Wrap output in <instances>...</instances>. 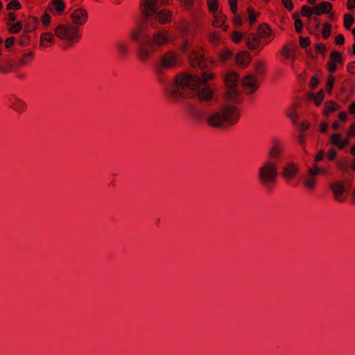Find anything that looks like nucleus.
I'll return each instance as SVG.
<instances>
[{"label":"nucleus","instance_id":"nucleus-1","mask_svg":"<svg viewBox=\"0 0 355 355\" xmlns=\"http://www.w3.org/2000/svg\"><path fill=\"white\" fill-rule=\"evenodd\" d=\"M214 77V74L211 72H205L202 76L187 73L178 74L175 76V85L168 89V94L173 99L180 100L187 96L185 88L196 90L202 84L213 80Z\"/></svg>","mask_w":355,"mask_h":355},{"label":"nucleus","instance_id":"nucleus-2","mask_svg":"<svg viewBox=\"0 0 355 355\" xmlns=\"http://www.w3.org/2000/svg\"><path fill=\"white\" fill-rule=\"evenodd\" d=\"M239 119L238 107L227 104L209 114L207 122L212 128L226 129L237 123Z\"/></svg>","mask_w":355,"mask_h":355},{"label":"nucleus","instance_id":"nucleus-3","mask_svg":"<svg viewBox=\"0 0 355 355\" xmlns=\"http://www.w3.org/2000/svg\"><path fill=\"white\" fill-rule=\"evenodd\" d=\"M55 35L64 42L66 48L73 46L78 42L81 33L78 26L73 24H61L54 30Z\"/></svg>","mask_w":355,"mask_h":355},{"label":"nucleus","instance_id":"nucleus-4","mask_svg":"<svg viewBox=\"0 0 355 355\" xmlns=\"http://www.w3.org/2000/svg\"><path fill=\"white\" fill-rule=\"evenodd\" d=\"M278 177V165L271 162L263 161L258 168L257 179L262 187L275 184Z\"/></svg>","mask_w":355,"mask_h":355},{"label":"nucleus","instance_id":"nucleus-5","mask_svg":"<svg viewBox=\"0 0 355 355\" xmlns=\"http://www.w3.org/2000/svg\"><path fill=\"white\" fill-rule=\"evenodd\" d=\"M330 189L336 201L343 202L346 200L349 189V186L347 181H334L330 184Z\"/></svg>","mask_w":355,"mask_h":355},{"label":"nucleus","instance_id":"nucleus-6","mask_svg":"<svg viewBox=\"0 0 355 355\" xmlns=\"http://www.w3.org/2000/svg\"><path fill=\"white\" fill-rule=\"evenodd\" d=\"M284 152V146L282 142L279 141H274L268 150V159H266V161L275 163L279 166V164L282 159Z\"/></svg>","mask_w":355,"mask_h":355},{"label":"nucleus","instance_id":"nucleus-7","mask_svg":"<svg viewBox=\"0 0 355 355\" xmlns=\"http://www.w3.org/2000/svg\"><path fill=\"white\" fill-rule=\"evenodd\" d=\"M171 41V37L168 31L161 29L156 31L151 37L150 44L155 49L164 47Z\"/></svg>","mask_w":355,"mask_h":355},{"label":"nucleus","instance_id":"nucleus-8","mask_svg":"<svg viewBox=\"0 0 355 355\" xmlns=\"http://www.w3.org/2000/svg\"><path fill=\"white\" fill-rule=\"evenodd\" d=\"M300 171L299 164L293 162H286L282 168L281 175L284 180L290 182L294 180Z\"/></svg>","mask_w":355,"mask_h":355},{"label":"nucleus","instance_id":"nucleus-9","mask_svg":"<svg viewBox=\"0 0 355 355\" xmlns=\"http://www.w3.org/2000/svg\"><path fill=\"white\" fill-rule=\"evenodd\" d=\"M156 49L147 41L145 43L141 44L136 51V56L141 62H146L148 60L151 54H153Z\"/></svg>","mask_w":355,"mask_h":355},{"label":"nucleus","instance_id":"nucleus-10","mask_svg":"<svg viewBox=\"0 0 355 355\" xmlns=\"http://www.w3.org/2000/svg\"><path fill=\"white\" fill-rule=\"evenodd\" d=\"M314 173L315 172L312 171L309 167L303 178L302 185L309 193H313L317 189L318 176Z\"/></svg>","mask_w":355,"mask_h":355},{"label":"nucleus","instance_id":"nucleus-11","mask_svg":"<svg viewBox=\"0 0 355 355\" xmlns=\"http://www.w3.org/2000/svg\"><path fill=\"white\" fill-rule=\"evenodd\" d=\"M178 63V54L173 51L166 53L161 58L159 70L169 69L175 67Z\"/></svg>","mask_w":355,"mask_h":355},{"label":"nucleus","instance_id":"nucleus-12","mask_svg":"<svg viewBox=\"0 0 355 355\" xmlns=\"http://www.w3.org/2000/svg\"><path fill=\"white\" fill-rule=\"evenodd\" d=\"M242 85L247 94H253L259 88V83L256 78L251 74H248L243 78Z\"/></svg>","mask_w":355,"mask_h":355},{"label":"nucleus","instance_id":"nucleus-13","mask_svg":"<svg viewBox=\"0 0 355 355\" xmlns=\"http://www.w3.org/2000/svg\"><path fill=\"white\" fill-rule=\"evenodd\" d=\"M87 19V12L83 8H77L71 14V24L76 26L85 24Z\"/></svg>","mask_w":355,"mask_h":355},{"label":"nucleus","instance_id":"nucleus-14","mask_svg":"<svg viewBox=\"0 0 355 355\" xmlns=\"http://www.w3.org/2000/svg\"><path fill=\"white\" fill-rule=\"evenodd\" d=\"M343 59L342 54L338 51H332L329 56V60L327 63V69L329 72L334 73L337 69V64H343Z\"/></svg>","mask_w":355,"mask_h":355},{"label":"nucleus","instance_id":"nucleus-15","mask_svg":"<svg viewBox=\"0 0 355 355\" xmlns=\"http://www.w3.org/2000/svg\"><path fill=\"white\" fill-rule=\"evenodd\" d=\"M198 88L196 92L197 98L201 102H208L213 99L214 95V89L209 86H205L201 89Z\"/></svg>","mask_w":355,"mask_h":355},{"label":"nucleus","instance_id":"nucleus-16","mask_svg":"<svg viewBox=\"0 0 355 355\" xmlns=\"http://www.w3.org/2000/svg\"><path fill=\"white\" fill-rule=\"evenodd\" d=\"M329 141L333 146L342 150L349 144V139L347 135L343 137L340 133H334L330 136Z\"/></svg>","mask_w":355,"mask_h":355},{"label":"nucleus","instance_id":"nucleus-17","mask_svg":"<svg viewBox=\"0 0 355 355\" xmlns=\"http://www.w3.org/2000/svg\"><path fill=\"white\" fill-rule=\"evenodd\" d=\"M214 20L212 21V26L216 28H221L224 31H227L228 26L225 25L226 17L223 12L219 11L212 14Z\"/></svg>","mask_w":355,"mask_h":355},{"label":"nucleus","instance_id":"nucleus-18","mask_svg":"<svg viewBox=\"0 0 355 355\" xmlns=\"http://www.w3.org/2000/svg\"><path fill=\"white\" fill-rule=\"evenodd\" d=\"M250 55L246 51H241L239 52L235 57V63L237 66L240 67H246L250 62Z\"/></svg>","mask_w":355,"mask_h":355},{"label":"nucleus","instance_id":"nucleus-19","mask_svg":"<svg viewBox=\"0 0 355 355\" xmlns=\"http://www.w3.org/2000/svg\"><path fill=\"white\" fill-rule=\"evenodd\" d=\"M245 43L248 48L250 50L258 49L261 44L260 37L254 33H250L246 37Z\"/></svg>","mask_w":355,"mask_h":355},{"label":"nucleus","instance_id":"nucleus-20","mask_svg":"<svg viewBox=\"0 0 355 355\" xmlns=\"http://www.w3.org/2000/svg\"><path fill=\"white\" fill-rule=\"evenodd\" d=\"M142 13L146 16H151L154 14L157 1L155 0H143L142 1Z\"/></svg>","mask_w":355,"mask_h":355},{"label":"nucleus","instance_id":"nucleus-21","mask_svg":"<svg viewBox=\"0 0 355 355\" xmlns=\"http://www.w3.org/2000/svg\"><path fill=\"white\" fill-rule=\"evenodd\" d=\"M314 7V15H321L324 13H329L332 9V4L328 1H323Z\"/></svg>","mask_w":355,"mask_h":355},{"label":"nucleus","instance_id":"nucleus-22","mask_svg":"<svg viewBox=\"0 0 355 355\" xmlns=\"http://www.w3.org/2000/svg\"><path fill=\"white\" fill-rule=\"evenodd\" d=\"M54 36L51 33H44L40 36V45L42 48H47L53 44Z\"/></svg>","mask_w":355,"mask_h":355},{"label":"nucleus","instance_id":"nucleus-23","mask_svg":"<svg viewBox=\"0 0 355 355\" xmlns=\"http://www.w3.org/2000/svg\"><path fill=\"white\" fill-rule=\"evenodd\" d=\"M281 54L285 59H291L293 61L295 58L294 45L293 44H285L281 51Z\"/></svg>","mask_w":355,"mask_h":355},{"label":"nucleus","instance_id":"nucleus-24","mask_svg":"<svg viewBox=\"0 0 355 355\" xmlns=\"http://www.w3.org/2000/svg\"><path fill=\"white\" fill-rule=\"evenodd\" d=\"M10 107L17 112H22L26 108V103L17 98H12L10 100Z\"/></svg>","mask_w":355,"mask_h":355},{"label":"nucleus","instance_id":"nucleus-25","mask_svg":"<svg viewBox=\"0 0 355 355\" xmlns=\"http://www.w3.org/2000/svg\"><path fill=\"white\" fill-rule=\"evenodd\" d=\"M171 15L172 13L170 10L162 9L156 14V19L159 23L165 24L171 21Z\"/></svg>","mask_w":355,"mask_h":355},{"label":"nucleus","instance_id":"nucleus-26","mask_svg":"<svg viewBox=\"0 0 355 355\" xmlns=\"http://www.w3.org/2000/svg\"><path fill=\"white\" fill-rule=\"evenodd\" d=\"M239 76L235 72L228 73L225 78V83L227 87H237Z\"/></svg>","mask_w":355,"mask_h":355},{"label":"nucleus","instance_id":"nucleus-27","mask_svg":"<svg viewBox=\"0 0 355 355\" xmlns=\"http://www.w3.org/2000/svg\"><path fill=\"white\" fill-rule=\"evenodd\" d=\"M239 93L237 87H227L226 97L228 100L232 101H237L239 98Z\"/></svg>","mask_w":355,"mask_h":355},{"label":"nucleus","instance_id":"nucleus-28","mask_svg":"<svg viewBox=\"0 0 355 355\" xmlns=\"http://www.w3.org/2000/svg\"><path fill=\"white\" fill-rule=\"evenodd\" d=\"M52 7L55 10V15L60 16L66 8L65 3L62 0H53L51 3Z\"/></svg>","mask_w":355,"mask_h":355},{"label":"nucleus","instance_id":"nucleus-29","mask_svg":"<svg viewBox=\"0 0 355 355\" xmlns=\"http://www.w3.org/2000/svg\"><path fill=\"white\" fill-rule=\"evenodd\" d=\"M340 108L338 104L333 101L325 102L324 114L328 116L329 114L338 110Z\"/></svg>","mask_w":355,"mask_h":355},{"label":"nucleus","instance_id":"nucleus-30","mask_svg":"<svg viewBox=\"0 0 355 355\" xmlns=\"http://www.w3.org/2000/svg\"><path fill=\"white\" fill-rule=\"evenodd\" d=\"M35 54L33 51H29L24 54L22 58L19 60L17 63L18 67H24L30 64L33 60Z\"/></svg>","mask_w":355,"mask_h":355},{"label":"nucleus","instance_id":"nucleus-31","mask_svg":"<svg viewBox=\"0 0 355 355\" xmlns=\"http://www.w3.org/2000/svg\"><path fill=\"white\" fill-rule=\"evenodd\" d=\"M258 36L260 37V39L261 38H268V37L270 36L271 33H272V31H271V29L270 28V27L264 24H261L259 26L258 28Z\"/></svg>","mask_w":355,"mask_h":355},{"label":"nucleus","instance_id":"nucleus-32","mask_svg":"<svg viewBox=\"0 0 355 355\" xmlns=\"http://www.w3.org/2000/svg\"><path fill=\"white\" fill-rule=\"evenodd\" d=\"M232 56V52L230 49H224L218 53L219 60L225 62L230 60Z\"/></svg>","mask_w":355,"mask_h":355},{"label":"nucleus","instance_id":"nucleus-33","mask_svg":"<svg viewBox=\"0 0 355 355\" xmlns=\"http://www.w3.org/2000/svg\"><path fill=\"white\" fill-rule=\"evenodd\" d=\"M207 5L209 11L213 14L217 12L218 8V0H207Z\"/></svg>","mask_w":355,"mask_h":355},{"label":"nucleus","instance_id":"nucleus-34","mask_svg":"<svg viewBox=\"0 0 355 355\" xmlns=\"http://www.w3.org/2000/svg\"><path fill=\"white\" fill-rule=\"evenodd\" d=\"M324 93L323 90H320L315 95H313V94L310 95V98H313L314 103L317 106H319L322 103V102L324 99Z\"/></svg>","mask_w":355,"mask_h":355},{"label":"nucleus","instance_id":"nucleus-35","mask_svg":"<svg viewBox=\"0 0 355 355\" xmlns=\"http://www.w3.org/2000/svg\"><path fill=\"white\" fill-rule=\"evenodd\" d=\"M116 49L119 55L125 56L129 50L128 46L123 42H119L116 45Z\"/></svg>","mask_w":355,"mask_h":355},{"label":"nucleus","instance_id":"nucleus-36","mask_svg":"<svg viewBox=\"0 0 355 355\" xmlns=\"http://www.w3.org/2000/svg\"><path fill=\"white\" fill-rule=\"evenodd\" d=\"M312 171H314L315 174L318 176L320 175H327V170L324 168H320L318 165L315 163H314L311 166L309 167Z\"/></svg>","mask_w":355,"mask_h":355},{"label":"nucleus","instance_id":"nucleus-37","mask_svg":"<svg viewBox=\"0 0 355 355\" xmlns=\"http://www.w3.org/2000/svg\"><path fill=\"white\" fill-rule=\"evenodd\" d=\"M143 34V31L141 28L138 27L132 30L130 33V38L134 41L139 40Z\"/></svg>","mask_w":355,"mask_h":355},{"label":"nucleus","instance_id":"nucleus-38","mask_svg":"<svg viewBox=\"0 0 355 355\" xmlns=\"http://www.w3.org/2000/svg\"><path fill=\"white\" fill-rule=\"evenodd\" d=\"M266 69V64L263 61H259L255 64V71L257 74L261 75L264 73Z\"/></svg>","mask_w":355,"mask_h":355},{"label":"nucleus","instance_id":"nucleus-39","mask_svg":"<svg viewBox=\"0 0 355 355\" xmlns=\"http://www.w3.org/2000/svg\"><path fill=\"white\" fill-rule=\"evenodd\" d=\"M354 21V17L352 15L346 14L344 15V26L347 29H349L353 25Z\"/></svg>","mask_w":355,"mask_h":355},{"label":"nucleus","instance_id":"nucleus-40","mask_svg":"<svg viewBox=\"0 0 355 355\" xmlns=\"http://www.w3.org/2000/svg\"><path fill=\"white\" fill-rule=\"evenodd\" d=\"M22 28V24L21 21H18L15 24L9 25L8 30L10 33H17Z\"/></svg>","mask_w":355,"mask_h":355},{"label":"nucleus","instance_id":"nucleus-41","mask_svg":"<svg viewBox=\"0 0 355 355\" xmlns=\"http://www.w3.org/2000/svg\"><path fill=\"white\" fill-rule=\"evenodd\" d=\"M331 31V26L329 24L325 23L323 24L322 36L324 39H327L330 37Z\"/></svg>","mask_w":355,"mask_h":355},{"label":"nucleus","instance_id":"nucleus-42","mask_svg":"<svg viewBox=\"0 0 355 355\" xmlns=\"http://www.w3.org/2000/svg\"><path fill=\"white\" fill-rule=\"evenodd\" d=\"M301 13L303 16L310 17L312 14H314V7L311 8L307 6H304L302 8Z\"/></svg>","mask_w":355,"mask_h":355},{"label":"nucleus","instance_id":"nucleus-43","mask_svg":"<svg viewBox=\"0 0 355 355\" xmlns=\"http://www.w3.org/2000/svg\"><path fill=\"white\" fill-rule=\"evenodd\" d=\"M21 6L20 3L17 0L11 1L7 5V9L8 10H19L21 8Z\"/></svg>","mask_w":355,"mask_h":355},{"label":"nucleus","instance_id":"nucleus-44","mask_svg":"<svg viewBox=\"0 0 355 355\" xmlns=\"http://www.w3.org/2000/svg\"><path fill=\"white\" fill-rule=\"evenodd\" d=\"M209 40L211 43L216 44L220 40V35L217 32L210 33L209 35Z\"/></svg>","mask_w":355,"mask_h":355},{"label":"nucleus","instance_id":"nucleus-45","mask_svg":"<svg viewBox=\"0 0 355 355\" xmlns=\"http://www.w3.org/2000/svg\"><path fill=\"white\" fill-rule=\"evenodd\" d=\"M335 83V78L332 76H329L327 82V90L329 94L331 93L334 85Z\"/></svg>","mask_w":355,"mask_h":355},{"label":"nucleus","instance_id":"nucleus-46","mask_svg":"<svg viewBox=\"0 0 355 355\" xmlns=\"http://www.w3.org/2000/svg\"><path fill=\"white\" fill-rule=\"evenodd\" d=\"M248 13L250 24L252 25L256 21L257 15H258L259 14H255L254 9L251 8L248 9Z\"/></svg>","mask_w":355,"mask_h":355},{"label":"nucleus","instance_id":"nucleus-47","mask_svg":"<svg viewBox=\"0 0 355 355\" xmlns=\"http://www.w3.org/2000/svg\"><path fill=\"white\" fill-rule=\"evenodd\" d=\"M294 26H295L296 32L300 33H301V31L302 30L303 23L300 19H297L295 20Z\"/></svg>","mask_w":355,"mask_h":355},{"label":"nucleus","instance_id":"nucleus-48","mask_svg":"<svg viewBox=\"0 0 355 355\" xmlns=\"http://www.w3.org/2000/svg\"><path fill=\"white\" fill-rule=\"evenodd\" d=\"M242 37H243L242 33L237 32V31H234L232 33V40L235 43H239L241 40Z\"/></svg>","mask_w":355,"mask_h":355},{"label":"nucleus","instance_id":"nucleus-49","mask_svg":"<svg viewBox=\"0 0 355 355\" xmlns=\"http://www.w3.org/2000/svg\"><path fill=\"white\" fill-rule=\"evenodd\" d=\"M229 5L230 7V10L232 13H236L237 10V0H229Z\"/></svg>","mask_w":355,"mask_h":355},{"label":"nucleus","instance_id":"nucleus-50","mask_svg":"<svg viewBox=\"0 0 355 355\" xmlns=\"http://www.w3.org/2000/svg\"><path fill=\"white\" fill-rule=\"evenodd\" d=\"M300 44L302 48H305L310 44V40L309 37H300Z\"/></svg>","mask_w":355,"mask_h":355},{"label":"nucleus","instance_id":"nucleus-51","mask_svg":"<svg viewBox=\"0 0 355 355\" xmlns=\"http://www.w3.org/2000/svg\"><path fill=\"white\" fill-rule=\"evenodd\" d=\"M282 3L288 10L291 11L293 10V5L291 0H282Z\"/></svg>","mask_w":355,"mask_h":355},{"label":"nucleus","instance_id":"nucleus-52","mask_svg":"<svg viewBox=\"0 0 355 355\" xmlns=\"http://www.w3.org/2000/svg\"><path fill=\"white\" fill-rule=\"evenodd\" d=\"M310 127V123L307 121H304L300 123V130L302 132H304L309 129Z\"/></svg>","mask_w":355,"mask_h":355},{"label":"nucleus","instance_id":"nucleus-53","mask_svg":"<svg viewBox=\"0 0 355 355\" xmlns=\"http://www.w3.org/2000/svg\"><path fill=\"white\" fill-rule=\"evenodd\" d=\"M344 42H345V37H344L343 35L338 34V35L336 36L335 43L336 44L341 45L344 43Z\"/></svg>","mask_w":355,"mask_h":355},{"label":"nucleus","instance_id":"nucleus-54","mask_svg":"<svg viewBox=\"0 0 355 355\" xmlns=\"http://www.w3.org/2000/svg\"><path fill=\"white\" fill-rule=\"evenodd\" d=\"M347 135L349 139L351 137H355V123H353L349 126Z\"/></svg>","mask_w":355,"mask_h":355},{"label":"nucleus","instance_id":"nucleus-55","mask_svg":"<svg viewBox=\"0 0 355 355\" xmlns=\"http://www.w3.org/2000/svg\"><path fill=\"white\" fill-rule=\"evenodd\" d=\"M315 49L317 52L319 53H324L327 51L326 46L324 44H318L315 46Z\"/></svg>","mask_w":355,"mask_h":355},{"label":"nucleus","instance_id":"nucleus-56","mask_svg":"<svg viewBox=\"0 0 355 355\" xmlns=\"http://www.w3.org/2000/svg\"><path fill=\"white\" fill-rule=\"evenodd\" d=\"M324 157V153L322 150H320L317 155H315L314 158V162L316 164V162H320L323 159Z\"/></svg>","mask_w":355,"mask_h":355},{"label":"nucleus","instance_id":"nucleus-57","mask_svg":"<svg viewBox=\"0 0 355 355\" xmlns=\"http://www.w3.org/2000/svg\"><path fill=\"white\" fill-rule=\"evenodd\" d=\"M347 69L349 73H355V62H352L349 63L347 66Z\"/></svg>","mask_w":355,"mask_h":355},{"label":"nucleus","instance_id":"nucleus-58","mask_svg":"<svg viewBox=\"0 0 355 355\" xmlns=\"http://www.w3.org/2000/svg\"><path fill=\"white\" fill-rule=\"evenodd\" d=\"M11 71H12V67L10 65L8 67L0 66V73H8Z\"/></svg>","mask_w":355,"mask_h":355},{"label":"nucleus","instance_id":"nucleus-59","mask_svg":"<svg viewBox=\"0 0 355 355\" xmlns=\"http://www.w3.org/2000/svg\"><path fill=\"white\" fill-rule=\"evenodd\" d=\"M42 21L44 24L48 25L51 21V17L48 14H45L42 17Z\"/></svg>","mask_w":355,"mask_h":355},{"label":"nucleus","instance_id":"nucleus-60","mask_svg":"<svg viewBox=\"0 0 355 355\" xmlns=\"http://www.w3.org/2000/svg\"><path fill=\"white\" fill-rule=\"evenodd\" d=\"M347 166V161H339L337 163V166L339 169H341V170H345L346 169V167Z\"/></svg>","mask_w":355,"mask_h":355},{"label":"nucleus","instance_id":"nucleus-61","mask_svg":"<svg viewBox=\"0 0 355 355\" xmlns=\"http://www.w3.org/2000/svg\"><path fill=\"white\" fill-rule=\"evenodd\" d=\"M15 42V38L13 37H8L5 41V44L7 48L11 46Z\"/></svg>","mask_w":355,"mask_h":355},{"label":"nucleus","instance_id":"nucleus-62","mask_svg":"<svg viewBox=\"0 0 355 355\" xmlns=\"http://www.w3.org/2000/svg\"><path fill=\"white\" fill-rule=\"evenodd\" d=\"M336 156V150H334V149H330V150H329L328 154H327V157H328V158H329L330 160H333V159H335Z\"/></svg>","mask_w":355,"mask_h":355},{"label":"nucleus","instance_id":"nucleus-63","mask_svg":"<svg viewBox=\"0 0 355 355\" xmlns=\"http://www.w3.org/2000/svg\"><path fill=\"white\" fill-rule=\"evenodd\" d=\"M318 78L313 77L310 80V85L312 88H315L318 85Z\"/></svg>","mask_w":355,"mask_h":355},{"label":"nucleus","instance_id":"nucleus-64","mask_svg":"<svg viewBox=\"0 0 355 355\" xmlns=\"http://www.w3.org/2000/svg\"><path fill=\"white\" fill-rule=\"evenodd\" d=\"M347 7L348 10H352L355 8V0H347Z\"/></svg>","mask_w":355,"mask_h":355}]
</instances>
